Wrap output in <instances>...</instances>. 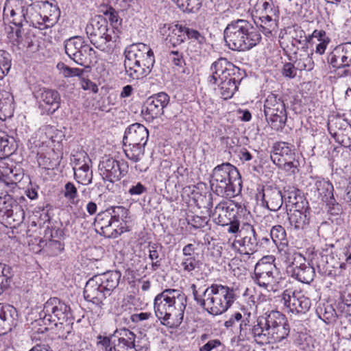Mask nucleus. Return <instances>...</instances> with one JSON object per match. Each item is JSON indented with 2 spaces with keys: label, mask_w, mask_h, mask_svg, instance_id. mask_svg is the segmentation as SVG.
Returning a JSON list of instances; mask_svg holds the SVG:
<instances>
[{
  "label": "nucleus",
  "mask_w": 351,
  "mask_h": 351,
  "mask_svg": "<svg viewBox=\"0 0 351 351\" xmlns=\"http://www.w3.org/2000/svg\"><path fill=\"white\" fill-rule=\"evenodd\" d=\"M250 331L254 341L263 346L279 343L287 338L290 326L285 315L278 311H271L258 317Z\"/></svg>",
  "instance_id": "1"
},
{
  "label": "nucleus",
  "mask_w": 351,
  "mask_h": 351,
  "mask_svg": "<svg viewBox=\"0 0 351 351\" xmlns=\"http://www.w3.org/2000/svg\"><path fill=\"white\" fill-rule=\"evenodd\" d=\"M187 298L178 289H167L158 294L154 299V312L162 324L171 328L178 327L182 322Z\"/></svg>",
  "instance_id": "2"
},
{
  "label": "nucleus",
  "mask_w": 351,
  "mask_h": 351,
  "mask_svg": "<svg viewBox=\"0 0 351 351\" xmlns=\"http://www.w3.org/2000/svg\"><path fill=\"white\" fill-rule=\"evenodd\" d=\"M191 289L197 304L212 315L226 312L236 300L234 290L221 284H212L203 291L192 285Z\"/></svg>",
  "instance_id": "3"
},
{
  "label": "nucleus",
  "mask_w": 351,
  "mask_h": 351,
  "mask_svg": "<svg viewBox=\"0 0 351 351\" xmlns=\"http://www.w3.org/2000/svg\"><path fill=\"white\" fill-rule=\"evenodd\" d=\"M223 37L229 49L239 51L251 49L261 40L258 30L244 19L234 20L228 23L224 29Z\"/></svg>",
  "instance_id": "4"
},
{
  "label": "nucleus",
  "mask_w": 351,
  "mask_h": 351,
  "mask_svg": "<svg viewBox=\"0 0 351 351\" xmlns=\"http://www.w3.org/2000/svg\"><path fill=\"white\" fill-rule=\"evenodd\" d=\"M241 183L238 169L229 162L216 166L210 179V189L213 193L227 198L234 197L240 193Z\"/></svg>",
  "instance_id": "5"
},
{
  "label": "nucleus",
  "mask_w": 351,
  "mask_h": 351,
  "mask_svg": "<svg viewBox=\"0 0 351 351\" xmlns=\"http://www.w3.org/2000/svg\"><path fill=\"white\" fill-rule=\"evenodd\" d=\"M154 63L153 51L144 43L132 45L125 51V74L132 80L141 79L149 75Z\"/></svg>",
  "instance_id": "6"
},
{
  "label": "nucleus",
  "mask_w": 351,
  "mask_h": 351,
  "mask_svg": "<svg viewBox=\"0 0 351 351\" xmlns=\"http://www.w3.org/2000/svg\"><path fill=\"white\" fill-rule=\"evenodd\" d=\"M121 278V273L119 271H108L95 275L86 284L84 298L97 305L101 304L118 287Z\"/></svg>",
  "instance_id": "7"
},
{
  "label": "nucleus",
  "mask_w": 351,
  "mask_h": 351,
  "mask_svg": "<svg viewBox=\"0 0 351 351\" xmlns=\"http://www.w3.org/2000/svg\"><path fill=\"white\" fill-rule=\"evenodd\" d=\"M210 70L212 75L209 82L217 84L220 93L224 99L230 98L237 89L235 77L238 68L226 58H219L213 63Z\"/></svg>",
  "instance_id": "8"
},
{
  "label": "nucleus",
  "mask_w": 351,
  "mask_h": 351,
  "mask_svg": "<svg viewBox=\"0 0 351 351\" xmlns=\"http://www.w3.org/2000/svg\"><path fill=\"white\" fill-rule=\"evenodd\" d=\"M250 5L252 16L259 19L260 27L265 35L277 31L279 10L272 0H250Z\"/></svg>",
  "instance_id": "9"
},
{
  "label": "nucleus",
  "mask_w": 351,
  "mask_h": 351,
  "mask_svg": "<svg viewBox=\"0 0 351 351\" xmlns=\"http://www.w3.org/2000/svg\"><path fill=\"white\" fill-rule=\"evenodd\" d=\"M273 256H265L255 265L254 280L267 291L276 292L281 288L279 277Z\"/></svg>",
  "instance_id": "10"
},
{
  "label": "nucleus",
  "mask_w": 351,
  "mask_h": 351,
  "mask_svg": "<svg viewBox=\"0 0 351 351\" xmlns=\"http://www.w3.org/2000/svg\"><path fill=\"white\" fill-rule=\"evenodd\" d=\"M86 34L89 36L90 43L98 49L110 52L112 49L111 42L116 41V36L108 33V22L102 16H95L87 25Z\"/></svg>",
  "instance_id": "11"
},
{
  "label": "nucleus",
  "mask_w": 351,
  "mask_h": 351,
  "mask_svg": "<svg viewBox=\"0 0 351 351\" xmlns=\"http://www.w3.org/2000/svg\"><path fill=\"white\" fill-rule=\"evenodd\" d=\"M136 335L128 329L121 330L117 345L111 342L110 338L106 336L98 335L97 346L101 351H137L135 348Z\"/></svg>",
  "instance_id": "12"
},
{
  "label": "nucleus",
  "mask_w": 351,
  "mask_h": 351,
  "mask_svg": "<svg viewBox=\"0 0 351 351\" xmlns=\"http://www.w3.org/2000/svg\"><path fill=\"white\" fill-rule=\"evenodd\" d=\"M332 68L339 70L340 77L351 75V43L338 45L328 58Z\"/></svg>",
  "instance_id": "13"
},
{
  "label": "nucleus",
  "mask_w": 351,
  "mask_h": 351,
  "mask_svg": "<svg viewBox=\"0 0 351 351\" xmlns=\"http://www.w3.org/2000/svg\"><path fill=\"white\" fill-rule=\"evenodd\" d=\"M43 322L46 324L60 323L71 318V308L58 298H51L45 304Z\"/></svg>",
  "instance_id": "14"
},
{
  "label": "nucleus",
  "mask_w": 351,
  "mask_h": 351,
  "mask_svg": "<svg viewBox=\"0 0 351 351\" xmlns=\"http://www.w3.org/2000/svg\"><path fill=\"white\" fill-rule=\"evenodd\" d=\"M239 239H236L232 244V247L240 254H253L258 250V242L254 227L247 223H244L239 230Z\"/></svg>",
  "instance_id": "15"
},
{
  "label": "nucleus",
  "mask_w": 351,
  "mask_h": 351,
  "mask_svg": "<svg viewBox=\"0 0 351 351\" xmlns=\"http://www.w3.org/2000/svg\"><path fill=\"white\" fill-rule=\"evenodd\" d=\"M23 173L9 159L0 160V190L12 191L23 179Z\"/></svg>",
  "instance_id": "16"
},
{
  "label": "nucleus",
  "mask_w": 351,
  "mask_h": 351,
  "mask_svg": "<svg viewBox=\"0 0 351 351\" xmlns=\"http://www.w3.org/2000/svg\"><path fill=\"white\" fill-rule=\"evenodd\" d=\"M281 297L285 308L293 313H304L311 306V300L301 291L286 289Z\"/></svg>",
  "instance_id": "17"
},
{
  "label": "nucleus",
  "mask_w": 351,
  "mask_h": 351,
  "mask_svg": "<svg viewBox=\"0 0 351 351\" xmlns=\"http://www.w3.org/2000/svg\"><path fill=\"white\" fill-rule=\"evenodd\" d=\"M100 176L104 180L114 182L119 180L126 173L118 160L109 156L102 157L98 166Z\"/></svg>",
  "instance_id": "18"
},
{
  "label": "nucleus",
  "mask_w": 351,
  "mask_h": 351,
  "mask_svg": "<svg viewBox=\"0 0 351 351\" xmlns=\"http://www.w3.org/2000/svg\"><path fill=\"white\" fill-rule=\"evenodd\" d=\"M27 10V8L22 0H7L3 14L6 17H10V23L15 26H23L25 23H27L26 19Z\"/></svg>",
  "instance_id": "19"
},
{
  "label": "nucleus",
  "mask_w": 351,
  "mask_h": 351,
  "mask_svg": "<svg viewBox=\"0 0 351 351\" xmlns=\"http://www.w3.org/2000/svg\"><path fill=\"white\" fill-rule=\"evenodd\" d=\"M235 208L236 205L232 202L221 201L217 204L209 217L219 226H228L235 217Z\"/></svg>",
  "instance_id": "20"
},
{
  "label": "nucleus",
  "mask_w": 351,
  "mask_h": 351,
  "mask_svg": "<svg viewBox=\"0 0 351 351\" xmlns=\"http://www.w3.org/2000/svg\"><path fill=\"white\" fill-rule=\"evenodd\" d=\"M149 138L147 129L142 124L136 123L130 125L125 131L123 144L146 145Z\"/></svg>",
  "instance_id": "21"
},
{
  "label": "nucleus",
  "mask_w": 351,
  "mask_h": 351,
  "mask_svg": "<svg viewBox=\"0 0 351 351\" xmlns=\"http://www.w3.org/2000/svg\"><path fill=\"white\" fill-rule=\"evenodd\" d=\"M94 226L96 231L106 237H117L118 234H120L114 227L112 216L108 209L96 216Z\"/></svg>",
  "instance_id": "22"
},
{
  "label": "nucleus",
  "mask_w": 351,
  "mask_h": 351,
  "mask_svg": "<svg viewBox=\"0 0 351 351\" xmlns=\"http://www.w3.org/2000/svg\"><path fill=\"white\" fill-rule=\"evenodd\" d=\"M284 195L279 189L267 186L263 189L262 200L266 208L271 211L279 210L283 203Z\"/></svg>",
  "instance_id": "23"
},
{
  "label": "nucleus",
  "mask_w": 351,
  "mask_h": 351,
  "mask_svg": "<svg viewBox=\"0 0 351 351\" xmlns=\"http://www.w3.org/2000/svg\"><path fill=\"white\" fill-rule=\"evenodd\" d=\"M49 234L50 238L45 243V247L46 250L52 256H56L64 250V243L60 241L64 235L63 231L60 229H48L45 231V237H47ZM44 241H40V246L44 247L42 243Z\"/></svg>",
  "instance_id": "24"
},
{
  "label": "nucleus",
  "mask_w": 351,
  "mask_h": 351,
  "mask_svg": "<svg viewBox=\"0 0 351 351\" xmlns=\"http://www.w3.org/2000/svg\"><path fill=\"white\" fill-rule=\"evenodd\" d=\"M282 256L287 269L291 273V276L296 269L301 268L306 263L305 257L292 247L282 250Z\"/></svg>",
  "instance_id": "25"
},
{
  "label": "nucleus",
  "mask_w": 351,
  "mask_h": 351,
  "mask_svg": "<svg viewBox=\"0 0 351 351\" xmlns=\"http://www.w3.org/2000/svg\"><path fill=\"white\" fill-rule=\"evenodd\" d=\"M294 156L295 152L292 147L286 142H278L273 146L271 159L275 165H280L282 162L289 161Z\"/></svg>",
  "instance_id": "26"
},
{
  "label": "nucleus",
  "mask_w": 351,
  "mask_h": 351,
  "mask_svg": "<svg viewBox=\"0 0 351 351\" xmlns=\"http://www.w3.org/2000/svg\"><path fill=\"white\" fill-rule=\"evenodd\" d=\"M289 221L295 230H303L309 223L308 206L304 209H289Z\"/></svg>",
  "instance_id": "27"
},
{
  "label": "nucleus",
  "mask_w": 351,
  "mask_h": 351,
  "mask_svg": "<svg viewBox=\"0 0 351 351\" xmlns=\"http://www.w3.org/2000/svg\"><path fill=\"white\" fill-rule=\"evenodd\" d=\"M161 32L162 34L168 33L166 40L173 47L180 45L186 40L185 26L182 25H164Z\"/></svg>",
  "instance_id": "28"
},
{
  "label": "nucleus",
  "mask_w": 351,
  "mask_h": 351,
  "mask_svg": "<svg viewBox=\"0 0 351 351\" xmlns=\"http://www.w3.org/2000/svg\"><path fill=\"white\" fill-rule=\"evenodd\" d=\"M284 199L287 207L289 209H304L305 206H308V202L301 195L299 190L295 188H289L285 191Z\"/></svg>",
  "instance_id": "29"
},
{
  "label": "nucleus",
  "mask_w": 351,
  "mask_h": 351,
  "mask_svg": "<svg viewBox=\"0 0 351 351\" xmlns=\"http://www.w3.org/2000/svg\"><path fill=\"white\" fill-rule=\"evenodd\" d=\"M317 197L321 201L330 204L335 202L333 191L334 188L332 183L324 179L317 180L315 183Z\"/></svg>",
  "instance_id": "30"
},
{
  "label": "nucleus",
  "mask_w": 351,
  "mask_h": 351,
  "mask_svg": "<svg viewBox=\"0 0 351 351\" xmlns=\"http://www.w3.org/2000/svg\"><path fill=\"white\" fill-rule=\"evenodd\" d=\"M308 47L302 46L300 48V52L296 54L295 65L299 71H311L314 66V62L311 56L313 53H309L307 50Z\"/></svg>",
  "instance_id": "31"
},
{
  "label": "nucleus",
  "mask_w": 351,
  "mask_h": 351,
  "mask_svg": "<svg viewBox=\"0 0 351 351\" xmlns=\"http://www.w3.org/2000/svg\"><path fill=\"white\" fill-rule=\"evenodd\" d=\"M109 213L112 216V220L114 223V227L117 229L120 228L121 230L119 233L124 232L123 225H126L129 218V211L123 206H114L108 208Z\"/></svg>",
  "instance_id": "32"
},
{
  "label": "nucleus",
  "mask_w": 351,
  "mask_h": 351,
  "mask_svg": "<svg viewBox=\"0 0 351 351\" xmlns=\"http://www.w3.org/2000/svg\"><path fill=\"white\" fill-rule=\"evenodd\" d=\"M95 56V51L85 43L72 60L80 66L88 67Z\"/></svg>",
  "instance_id": "33"
},
{
  "label": "nucleus",
  "mask_w": 351,
  "mask_h": 351,
  "mask_svg": "<svg viewBox=\"0 0 351 351\" xmlns=\"http://www.w3.org/2000/svg\"><path fill=\"white\" fill-rule=\"evenodd\" d=\"M169 102V97L167 94L161 92L149 97L145 101L146 110H163Z\"/></svg>",
  "instance_id": "34"
},
{
  "label": "nucleus",
  "mask_w": 351,
  "mask_h": 351,
  "mask_svg": "<svg viewBox=\"0 0 351 351\" xmlns=\"http://www.w3.org/2000/svg\"><path fill=\"white\" fill-rule=\"evenodd\" d=\"M40 139L43 143H47V140L51 143L61 141L64 134L61 130H58L53 126L45 125L39 130Z\"/></svg>",
  "instance_id": "35"
},
{
  "label": "nucleus",
  "mask_w": 351,
  "mask_h": 351,
  "mask_svg": "<svg viewBox=\"0 0 351 351\" xmlns=\"http://www.w3.org/2000/svg\"><path fill=\"white\" fill-rule=\"evenodd\" d=\"M287 111H264L265 117L272 128L282 129L287 121Z\"/></svg>",
  "instance_id": "36"
},
{
  "label": "nucleus",
  "mask_w": 351,
  "mask_h": 351,
  "mask_svg": "<svg viewBox=\"0 0 351 351\" xmlns=\"http://www.w3.org/2000/svg\"><path fill=\"white\" fill-rule=\"evenodd\" d=\"M125 145L124 152L128 159L132 162L138 163L142 160L145 154L144 144L130 145L126 144Z\"/></svg>",
  "instance_id": "37"
},
{
  "label": "nucleus",
  "mask_w": 351,
  "mask_h": 351,
  "mask_svg": "<svg viewBox=\"0 0 351 351\" xmlns=\"http://www.w3.org/2000/svg\"><path fill=\"white\" fill-rule=\"evenodd\" d=\"M315 276V269L309 263H306L300 269H296L293 272L292 276L297 279L298 281L309 284L314 279Z\"/></svg>",
  "instance_id": "38"
},
{
  "label": "nucleus",
  "mask_w": 351,
  "mask_h": 351,
  "mask_svg": "<svg viewBox=\"0 0 351 351\" xmlns=\"http://www.w3.org/2000/svg\"><path fill=\"white\" fill-rule=\"evenodd\" d=\"M86 41L81 36H73L64 41V50L66 54L72 60L79 51Z\"/></svg>",
  "instance_id": "39"
},
{
  "label": "nucleus",
  "mask_w": 351,
  "mask_h": 351,
  "mask_svg": "<svg viewBox=\"0 0 351 351\" xmlns=\"http://www.w3.org/2000/svg\"><path fill=\"white\" fill-rule=\"evenodd\" d=\"M71 164L73 166V169L75 170L88 165L92 166V161L86 152L80 150L71 154Z\"/></svg>",
  "instance_id": "40"
},
{
  "label": "nucleus",
  "mask_w": 351,
  "mask_h": 351,
  "mask_svg": "<svg viewBox=\"0 0 351 351\" xmlns=\"http://www.w3.org/2000/svg\"><path fill=\"white\" fill-rule=\"evenodd\" d=\"M12 308L10 306H3L0 304V334L5 333V330H10L12 315Z\"/></svg>",
  "instance_id": "41"
},
{
  "label": "nucleus",
  "mask_w": 351,
  "mask_h": 351,
  "mask_svg": "<svg viewBox=\"0 0 351 351\" xmlns=\"http://www.w3.org/2000/svg\"><path fill=\"white\" fill-rule=\"evenodd\" d=\"M351 126L350 123L339 115H330L328 121V128L330 134Z\"/></svg>",
  "instance_id": "42"
},
{
  "label": "nucleus",
  "mask_w": 351,
  "mask_h": 351,
  "mask_svg": "<svg viewBox=\"0 0 351 351\" xmlns=\"http://www.w3.org/2000/svg\"><path fill=\"white\" fill-rule=\"evenodd\" d=\"M92 166H86L73 170L74 178L80 184L88 185L93 180Z\"/></svg>",
  "instance_id": "43"
},
{
  "label": "nucleus",
  "mask_w": 351,
  "mask_h": 351,
  "mask_svg": "<svg viewBox=\"0 0 351 351\" xmlns=\"http://www.w3.org/2000/svg\"><path fill=\"white\" fill-rule=\"evenodd\" d=\"M10 191L0 190V217L12 214L13 200L8 194Z\"/></svg>",
  "instance_id": "44"
},
{
  "label": "nucleus",
  "mask_w": 351,
  "mask_h": 351,
  "mask_svg": "<svg viewBox=\"0 0 351 351\" xmlns=\"http://www.w3.org/2000/svg\"><path fill=\"white\" fill-rule=\"evenodd\" d=\"M242 314L239 312H237L233 314L228 320L225 322L224 326L226 328H229L233 326L236 322L241 321V322L239 326L240 336L245 337L247 333V326H248L250 322L247 319H242Z\"/></svg>",
  "instance_id": "45"
},
{
  "label": "nucleus",
  "mask_w": 351,
  "mask_h": 351,
  "mask_svg": "<svg viewBox=\"0 0 351 351\" xmlns=\"http://www.w3.org/2000/svg\"><path fill=\"white\" fill-rule=\"evenodd\" d=\"M14 151L13 138L3 134L0 135V158L5 159Z\"/></svg>",
  "instance_id": "46"
},
{
  "label": "nucleus",
  "mask_w": 351,
  "mask_h": 351,
  "mask_svg": "<svg viewBox=\"0 0 351 351\" xmlns=\"http://www.w3.org/2000/svg\"><path fill=\"white\" fill-rule=\"evenodd\" d=\"M42 100L47 105L53 107V110L59 108L60 97L59 93L54 90L45 89L41 93Z\"/></svg>",
  "instance_id": "47"
},
{
  "label": "nucleus",
  "mask_w": 351,
  "mask_h": 351,
  "mask_svg": "<svg viewBox=\"0 0 351 351\" xmlns=\"http://www.w3.org/2000/svg\"><path fill=\"white\" fill-rule=\"evenodd\" d=\"M215 200L210 193H205L204 195L199 194L195 197L197 206L199 208L206 209V213L208 215H210L211 208L213 207V202H215Z\"/></svg>",
  "instance_id": "48"
},
{
  "label": "nucleus",
  "mask_w": 351,
  "mask_h": 351,
  "mask_svg": "<svg viewBox=\"0 0 351 351\" xmlns=\"http://www.w3.org/2000/svg\"><path fill=\"white\" fill-rule=\"evenodd\" d=\"M8 223L15 226L22 223L25 219V212L23 208L19 205H14L12 209V214L6 215Z\"/></svg>",
  "instance_id": "49"
},
{
  "label": "nucleus",
  "mask_w": 351,
  "mask_h": 351,
  "mask_svg": "<svg viewBox=\"0 0 351 351\" xmlns=\"http://www.w3.org/2000/svg\"><path fill=\"white\" fill-rule=\"evenodd\" d=\"M162 251V246L157 243L149 244V258L152 261V267L156 270L160 266V254Z\"/></svg>",
  "instance_id": "50"
},
{
  "label": "nucleus",
  "mask_w": 351,
  "mask_h": 351,
  "mask_svg": "<svg viewBox=\"0 0 351 351\" xmlns=\"http://www.w3.org/2000/svg\"><path fill=\"white\" fill-rule=\"evenodd\" d=\"M331 136L341 145L346 147L351 146V126L337 132H333Z\"/></svg>",
  "instance_id": "51"
},
{
  "label": "nucleus",
  "mask_w": 351,
  "mask_h": 351,
  "mask_svg": "<svg viewBox=\"0 0 351 351\" xmlns=\"http://www.w3.org/2000/svg\"><path fill=\"white\" fill-rule=\"evenodd\" d=\"M72 317L67 319L65 322H60V323H53L57 328V334L59 337L66 339L73 330Z\"/></svg>",
  "instance_id": "52"
},
{
  "label": "nucleus",
  "mask_w": 351,
  "mask_h": 351,
  "mask_svg": "<svg viewBox=\"0 0 351 351\" xmlns=\"http://www.w3.org/2000/svg\"><path fill=\"white\" fill-rule=\"evenodd\" d=\"M183 11L196 12L202 5L201 0H172Z\"/></svg>",
  "instance_id": "53"
},
{
  "label": "nucleus",
  "mask_w": 351,
  "mask_h": 351,
  "mask_svg": "<svg viewBox=\"0 0 351 351\" xmlns=\"http://www.w3.org/2000/svg\"><path fill=\"white\" fill-rule=\"evenodd\" d=\"M11 269L5 264L0 263V295L8 287L11 277Z\"/></svg>",
  "instance_id": "54"
},
{
  "label": "nucleus",
  "mask_w": 351,
  "mask_h": 351,
  "mask_svg": "<svg viewBox=\"0 0 351 351\" xmlns=\"http://www.w3.org/2000/svg\"><path fill=\"white\" fill-rule=\"evenodd\" d=\"M63 194L64 197L67 199L71 204L77 205L78 204L77 190L72 182H69L64 185Z\"/></svg>",
  "instance_id": "55"
},
{
  "label": "nucleus",
  "mask_w": 351,
  "mask_h": 351,
  "mask_svg": "<svg viewBox=\"0 0 351 351\" xmlns=\"http://www.w3.org/2000/svg\"><path fill=\"white\" fill-rule=\"evenodd\" d=\"M201 264L197 257H183L181 265L184 271L192 274L195 269L200 267Z\"/></svg>",
  "instance_id": "56"
},
{
  "label": "nucleus",
  "mask_w": 351,
  "mask_h": 351,
  "mask_svg": "<svg viewBox=\"0 0 351 351\" xmlns=\"http://www.w3.org/2000/svg\"><path fill=\"white\" fill-rule=\"evenodd\" d=\"M283 106L282 102L274 95H269L265 102V110H279Z\"/></svg>",
  "instance_id": "57"
},
{
  "label": "nucleus",
  "mask_w": 351,
  "mask_h": 351,
  "mask_svg": "<svg viewBox=\"0 0 351 351\" xmlns=\"http://www.w3.org/2000/svg\"><path fill=\"white\" fill-rule=\"evenodd\" d=\"M208 218L207 217H200L198 215L193 216L191 219L188 221V223L195 229L205 227L208 224Z\"/></svg>",
  "instance_id": "58"
},
{
  "label": "nucleus",
  "mask_w": 351,
  "mask_h": 351,
  "mask_svg": "<svg viewBox=\"0 0 351 351\" xmlns=\"http://www.w3.org/2000/svg\"><path fill=\"white\" fill-rule=\"evenodd\" d=\"M298 162L294 158H292L289 161H285L280 163V165H276L279 168L283 169L287 171L289 174L295 173L298 170Z\"/></svg>",
  "instance_id": "59"
},
{
  "label": "nucleus",
  "mask_w": 351,
  "mask_h": 351,
  "mask_svg": "<svg viewBox=\"0 0 351 351\" xmlns=\"http://www.w3.org/2000/svg\"><path fill=\"white\" fill-rule=\"evenodd\" d=\"M285 236V231L281 226H274L270 231V237L275 243L284 240Z\"/></svg>",
  "instance_id": "60"
},
{
  "label": "nucleus",
  "mask_w": 351,
  "mask_h": 351,
  "mask_svg": "<svg viewBox=\"0 0 351 351\" xmlns=\"http://www.w3.org/2000/svg\"><path fill=\"white\" fill-rule=\"evenodd\" d=\"M13 101V96L9 93L5 92L3 95V97L0 99V110H2L3 108H15Z\"/></svg>",
  "instance_id": "61"
},
{
  "label": "nucleus",
  "mask_w": 351,
  "mask_h": 351,
  "mask_svg": "<svg viewBox=\"0 0 351 351\" xmlns=\"http://www.w3.org/2000/svg\"><path fill=\"white\" fill-rule=\"evenodd\" d=\"M186 39H194L198 43H204L205 38L197 30L185 27Z\"/></svg>",
  "instance_id": "62"
},
{
  "label": "nucleus",
  "mask_w": 351,
  "mask_h": 351,
  "mask_svg": "<svg viewBox=\"0 0 351 351\" xmlns=\"http://www.w3.org/2000/svg\"><path fill=\"white\" fill-rule=\"evenodd\" d=\"M62 73L64 77H81L84 73V70L78 68H71L62 64Z\"/></svg>",
  "instance_id": "63"
},
{
  "label": "nucleus",
  "mask_w": 351,
  "mask_h": 351,
  "mask_svg": "<svg viewBox=\"0 0 351 351\" xmlns=\"http://www.w3.org/2000/svg\"><path fill=\"white\" fill-rule=\"evenodd\" d=\"M296 66L290 62L285 63L283 65L282 75L289 78H294L297 75Z\"/></svg>",
  "instance_id": "64"
}]
</instances>
